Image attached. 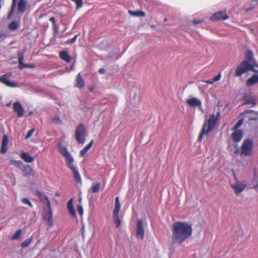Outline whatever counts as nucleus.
I'll list each match as a JSON object with an SVG mask.
<instances>
[{
  "instance_id": "obj_1",
  "label": "nucleus",
  "mask_w": 258,
  "mask_h": 258,
  "mask_svg": "<svg viewBox=\"0 0 258 258\" xmlns=\"http://www.w3.org/2000/svg\"><path fill=\"white\" fill-rule=\"evenodd\" d=\"M172 241L173 244H181L192 233L191 225L185 222H176L171 226Z\"/></svg>"
},
{
  "instance_id": "obj_2",
  "label": "nucleus",
  "mask_w": 258,
  "mask_h": 258,
  "mask_svg": "<svg viewBox=\"0 0 258 258\" xmlns=\"http://www.w3.org/2000/svg\"><path fill=\"white\" fill-rule=\"evenodd\" d=\"M220 119V112L218 111L216 114L213 113L210 115L208 119L205 120L202 130L198 138V141L201 142L204 136H207L215 127Z\"/></svg>"
},
{
  "instance_id": "obj_3",
  "label": "nucleus",
  "mask_w": 258,
  "mask_h": 258,
  "mask_svg": "<svg viewBox=\"0 0 258 258\" xmlns=\"http://www.w3.org/2000/svg\"><path fill=\"white\" fill-rule=\"evenodd\" d=\"M253 149V143L249 139L245 140L241 147L234 151V154L240 156H249L252 154Z\"/></svg>"
},
{
  "instance_id": "obj_4",
  "label": "nucleus",
  "mask_w": 258,
  "mask_h": 258,
  "mask_svg": "<svg viewBox=\"0 0 258 258\" xmlns=\"http://www.w3.org/2000/svg\"><path fill=\"white\" fill-rule=\"evenodd\" d=\"M251 71L255 73H258V70H255L254 65L249 63L247 60H243L236 68L234 76L235 77L241 76L244 73Z\"/></svg>"
},
{
  "instance_id": "obj_5",
  "label": "nucleus",
  "mask_w": 258,
  "mask_h": 258,
  "mask_svg": "<svg viewBox=\"0 0 258 258\" xmlns=\"http://www.w3.org/2000/svg\"><path fill=\"white\" fill-rule=\"evenodd\" d=\"M85 128L83 123H80L76 129L75 138L77 142L83 144L85 141Z\"/></svg>"
},
{
  "instance_id": "obj_6",
  "label": "nucleus",
  "mask_w": 258,
  "mask_h": 258,
  "mask_svg": "<svg viewBox=\"0 0 258 258\" xmlns=\"http://www.w3.org/2000/svg\"><path fill=\"white\" fill-rule=\"evenodd\" d=\"M12 75L11 73H8L0 76V82L9 87H17L18 85L17 83L10 81L8 79Z\"/></svg>"
},
{
  "instance_id": "obj_7",
  "label": "nucleus",
  "mask_w": 258,
  "mask_h": 258,
  "mask_svg": "<svg viewBox=\"0 0 258 258\" xmlns=\"http://www.w3.org/2000/svg\"><path fill=\"white\" fill-rule=\"evenodd\" d=\"M228 18L226 11H219L214 13L210 18V20L213 21L225 20Z\"/></svg>"
},
{
  "instance_id": "obj_8",
  "label": "nucleus",
  "mask_w": 258,
  "mask_h": 258,
  "mask_svg": "<svg viewBox=\"0 0 258 258\" xmlns=\"http://www.w3.org/2000/svg\"><path fill=\"white\" fill-rule=\"evenodd\" d=\"M59 151L62 156L66 158L67 161V165L71 163H73L74 162V159L69 153L68 149L65 147H60L59 148Z\"/></svg>"
},
{
  "instance_id": "obj_9",
  "label": "nucleus",
  "mask_w": 258,
  "mask_h": 258,
  "mask_svg": "<svg viewBox=\"0 0 258 258\" xmlns=\"http://www.w3.org/2000/svg\"><path fill=\"white\" fill-rule=\"evenodd\" d=\"M13 109L17 113L18 117H22L24 116L25 111L20 102L16 101L14 103Z\"/></svg>"
},
{
  "instance_id": "obj_10",
  "label": "nucleus",
  "mask_w": 258,
  "mask_h": 258,
  "mask_svg": "<svg viewBox=\"0 0 258 258\" xmlns=\"http://www.w3.org/2000/svg\"><path fill=\"white\" fill-rule=\"evenodd\" d=\"M145 230L143 227V221L141 219L138 220L137 222L136 235L137 237H140L141 239L144 238Z\"/></svg>"
},
{
  "instance_id": "obj_11",
  "label": "nucleus",
  "mask_w": 258,
  "mask_h": 258,
  "mask_svg": "<svg viewBox=\"0 0 258 258\" xmlns=\"http://www.w3.org/2000/svg\"><path fill=\"white\" fill-rule=\"evenodd\" d=\"M36 195L37 196L40 201L42 203L46 204V207L48 208V209H50L51 203L47 196L46 195L38 190L36 191Z\"/></svg>"
},
{
  "instance_id": "obj_12",
  "label": "nucleus",
  "mask_w": 258,
  "mask_h": 258,
  "mask_svg": "<svg viewBox=\"0 0 258 258\" xmlns=\"http://www.w3.org/2000/svg\"><path fill=\"white\" fill-rule=\"evenodd\" d=\"M26 52V49H24L21 51H19L17 53L18 59L19 61V67L20 69L26 68V64L23 62L24 54Z\"/></svg>"
},
{
  "instance_id": "obj_13",
  "label": "nucleus",
  "mask_w": 258,
  "mask_h": 258,
  "mask_svg": "<svg viewBox=\"0 0 258 258\" xmlns=\"http://www.w3.org/2000/svg\"><path fill=\"white\" fill-rule=\"evenodd\" d=\"M246 184L241 183L240 182H236L235 184H231L232 188L234 190L236 195L241 192L245 188Z\"/></svg>"
},
{
  "instance_id": "obj_14",
  "label": "nucleus",
  "mask_w": 258,
  "mask_h": 258,
  "mask_svg": "<svg viewBox=\"0 0 258 258\" xmlns=\"http://www.w3.org/2000/svg\"><path fill=\"white\" fill-rule=\"evenodd\" d=\"M231 134V139L235 143L239 142L243 137V132L241 130H233Z\"/></svg>"
},
{
  "instance_id": "obj_15",
  "label": "nucleus",
  "mask_w": 258,
  "mask_h": 258,
  "mask_svg": "<svg viewBox=\"0 0 258 258\" xmlns=\"http://www.w3.org/2000/svg\"><path fill=\"white\" fill-rule=\"evenodd\" d=\"M43 219L49 227L52 226L53 219L51 207H50V209H48V211L47 213L43 216Z\"/></svg>"
},
{
  "instance_id": "obj_16",
  "label": "nucleus",
  "mask_w": 258,
  "mask_h": 258,
  "mask_svg": "<svg viewBox=\"0 0 258 258\" xmlns=\"http://www.w3.org/2000/svg\"><path fill=\"white\" fill-rule=\"evenodd\" d=\"M75 86L80 89H83L85 86V82L80 73L76 76Z\"/></svg>"
},
{
  "instance_id": "obj_17",
  "label": "nucleus",
  "mask_w": 258,
  "mask_h": 258,
  "mask_svg": "<svg viewBox=\"0 0 258 258\" xmlns=\"http://www.w3.org/2000/svg\"><path fill=\"white\" fill-rule=\"evenodd\" d=\"M69 168L71 169L73 172L74 178L78 183H81L82 179L79 171L76 169V168L73 165V163H71L68 165Z\"/></svg>"
},
{
  "instance_id": "obj_18",
  "label": "nucleus",
  "mask_w": 258,
  "mask_h": 258,
  "mask_svg": "<svg viewBox=\"0 0 258 258\" xmlns=\"http://www.w3.org/2000/svg\"><path fill=\"white\" fill-rule=\"evenodd\" d=\"M8 136L7 135H4L3 137L2 143L1 148V153L2 154H5L8 150Z\"/></svg>"
},
{
  "instance_id": "obj_19",
  "label": "nucleus",
  "mask_w": 258,
  "mask_h": 258,
  "mask_svg": "<svg viewBox=\"0 0 258 258\" xmlns=\"http://www.w3.org/2000/svg\"><path fill=\"white\" fill-rule=\"evenodd\" d=\"M186 104L190 107L201 106L202 102L200 100L196 98H192L186 101Z\"/></svg>"
},
{
  "instance_id": "obj_20",
  "label": "nucleus",
  "mask_w": 258,
  "mask_h": 258,
  "mask_svg": "<svg viewBox=\"0 0 258 258\" xmlns=\"http://www.w3.org/2000/svg\"><path fill=\"white\" fill-rule=\"evenodd\" d=\"M21 170L22 171L23 175L25 176H27L28 175H34V170L29 165H24Z\"/></svg>"
},
{
  "instance_id": "obj_21",
  "label": "nucleus",
  "mask_w": 258,
  "mask_h": 258,
  "mask_svg": "<svg viewBox=\"0 0 258 258\" xmlns=\"http://www.w3.org/2000/svg\"><path fill=\"white\" fill-rule=\"evenodd\" d=\"M253 53L251 50H247L245 53V59L244 60H247L249 63L254 65L255 60L253 58Z\"/></svg>"
},
{
  "instance_id": "obj_22",
  "label": "nucleus",
  "mask_w": 258,
  "mask_h": 258,
  "mask_svg": "<svg viewBox=\"0 0 258 258\" xmlns=\"http://www.w3.org/2000/svg\"><path fill=\"white\" fill-rule=\"evenodd\" d=\"M257 82L258 75H254L246 81V85L248 87L251 86Z\"/></svg>"
},
{
  "instance_id": "obj_23",
  "label": "nucleus",
  "mask_w": 258,
  "mask_h": 258,
  "mask_svg": "<svg viewBox=\"0 0 258 258\" xmlns=\"http://www.w3.org/2000/svg\"><path fill=\"white\" fill-rule=\"evenodd\" d=\"M21 158L25 162L31 163L34 161V158L29 155L27 153L23 152L20 154Z\"/></svg>"
},
{
  "instance_id": "obj_24",
  "label": "nucleus",
  "mask_w": 258,
  "mask_h": 258,
  "mask_svg": "<svg viewBox=\"0 0 258 258\" xmlns=\"http://www.w3.org/2000/svg\"><path fill=\"white\" fill-rule=\"evenodd\" d=\"M67 207L68 209V210L70 213V214L72 215V216L74 218L76 217V214L75 210L74 208L73 205V199H71L67 204Z\"/></svg>"
},
{
  "instance_id": "obj_25",
  "label": "nucleus",
  "mask_w": 258,
  "mask_h": 258,
  "mask_svg": "<svg viewBox=\"0 0 258 258\" xmlns=\"http://www.w3.org/2000/svg\"><path fill=\"white\" fill-rule=\"evenodd\" d=\"M94 144L93 140H92L90 142L86 145L80 152V156L83 157L85 155L88 151L92 147Z\"/></svg>"
},
{
  "instance_id": "obj_26",
  "label": "nucleus",
  "mask_w": 258,
  "mask_h": 258,
  "mask_svg": "<svg viewBox=\"0 0 258 258\" xmlns=\"http://www.w3.org/2000/svg\"><path fill=\"white\" fill-rule=\"evenodd\" d=\"M59 57L67 62H70L71 61V56L67 51H63L60 52Z\"/></svg>"
},
{
  "instance_id": "obj_27",
  "label": "nucleus",
  "mask_w": 258,
  "mask_h": 258,
  "mask_svg": "<svg viewBox=\"0 0 258 258\" xmlns=\"http://www.w3.org/2000/svg\"><path fill=\"white\" fill-rule=\"evenodd\" d=\"M26 2L25 0H20L18 5V10L20 12H24L26 9Z\"/></svg>"
},
{
  "instance_id": "obj_28",
  "label": "nucleus",
  "mask_w": 258,
  "mask_h": 258,
  "mask_svg": "<svg viewBox=\"0 0 258 258\" xmlns=\"http://www.w3.org/2000/svg\"><path fill=\"white\" fill-rule=\"evenodd\" d=\"M101 187V183L100 182H96L91 186L89 191L90 193H96L98 192Z\"/></svg>"
},
{
  "instance_id": "obj_29",
  "label": "nucleus",
  "mask_w": 258,
  "mask_h": 258,
  "mask_svg": "<svg viewBox=\"0 0 258 258\" xmlns=\"http://www.w3.org/2000/svg\"><path fill=\"white\" fill-rule=\"evenodd\" d=\"M128 13L134 17H143L145 16V13L142 11H132L131 10H129Z\"/></svg>"
},
{
  "instance_id": "obj_30",
  "label": "nucleus",
  "mask_w": 258,
  "mask_h": 258,
  "mask_svg": "<svg viewBox=\"0 0 258 258\" xmlns=\"http://www.w3.org/2000/svg\"><path fill=\"white\" fill-rule=\"evenodd\" d=\"M19 24L15 21L12 22L8 26L9 29L11 30H16L19 27Z\"/></svg>"
},
{
  "instance_id": "obj_31",
  "label": "nucleus",
  "mask_w": 258,
  "mask_h": 258,
  "mask_svg": "<svg viewBox=\"0 0 258 258\" xmlns=\"http://www.w3.org/2000/svg\"><path fill=\"white\" fill-rule=\"evenodd\" d=\"M10 164L14 165L15 166L20 168V169H21L23 167V166H24L23 162L20 160H11Z\"/></svg>"
},
{
  "instance_id": "obj_32",
  "label": "nucleus",
  "mask_w": 258,
  "mask_h": 258,
  "mask_svg": "<svg viewBox=\"0 0 258 258\" xmlns=\"http://www.w3.org/2000/svg\"><path fill=\"white\" fill-rule=\"evenodd\" d=\"M32 240V237H29L27 239H26L25 240H24L22 243H21V246L22 247H27L30 243L31 242Z\"/></svg>"
},
{
  "instance_id": "obj_33",
  "label": "nucleus",
  "mask_w": 258,
  "mask_h": 258,
  "mask_svg": "<svg viewBox=\"0 0 258 258\" xmlns=\"http://www.w3.org/2000/svg\"><path fill=\"white\" fill-rule=\"evenodd\" d=\"M22 233L21 229L18 230L12 236L11 239L12 240L18 239L20 237Z\"/></svg>"
},
{
  "instance_id": "obj_34",
  "label": "nucleus",
  "mask_w": 258,
  "mask_h": 258,
  "mask_svg": "<svg viewBox=\"0 0 258 258\" xmlns=\"http://www.w3.org/2000/svg\"><path fill=\"white\" fill-rule=\"evenodd\" d=\"M73 2H75L76 5V9H80L83 5V0H72Z\"/></svg>"
},
{
  "instance_id": "obj_35",
  "label": "nucleus",
  "mask_w": 258,
  "mask_h": 258,
  "mask_svg": "<svg viewBox=\"0 0 258 258\" xmlns=\"http://www.w3.org/2000/svg\"><path fill=\"white\" fill-rule=\"evenodd\" d=\"M49 21L52 22V25H53V29H54V31L55 32H57V29L56 28V21H55V18L54 17H51L50 19H49Z\"/></svg>"
},
{
  "instance_id": "obj_36",
  "label": "nucleus",
  "mask_w": 258,
  "mask_h": 258,
  "mask_svg": "<svg viewBox=\"0 0 258 258\" xmlns=\"http://www.w3.org/2000/svg\"><path fill=\"white\" fill-rule=\"evenodd\" d=\"M79 35V34L76 35L73 38L68 39L66 42V43L67 44H72L74 42H75L78 37V36Z\"/></svg>"
},
{
  "instance_id": "obj_37",
  "label": "nucleus",
  "mask_w": 258,
  "mask_h": 258,
  "mask_svg": "<svg viewBox=\"0 0 258 258\" xmlns=\"http://www.w3.org/2000/svg\"><path fill=\"white\" fill-rule=\"evenodd\" d=\"M113 220L115 224V226L116 228H118L120 227L121 224V221L119 219V217H113Z\"/></svg>"
},
{
  "instance_id": "obj_38",
  "label": "nucleus",
  "mask_w": 258,
  "mask_h": 258,
  "mask_svg": "<svg viewBox=\"0 0 258 258\" xmlns=\"http://www.w3.org/2000/svg\"><path fill=\"white\" fill-rule=\"evenodd\" d=\"M52 121L54 123H61V120L57 116H55L52 118Z\"/></svg>"
},
{
  "instance_id": "obj_39",
  "label": "nucleus",
  "mask_w": 258,
  "mask_h": 258,
  "mask_svg": "<svg viewBox=\"0 0 258 258\" xmlns=\"http://www.w3.org/2000/svg\"><path fill=\"white\" fill-rule=\"evenodd\" d=\"M34 131H35L34 128H32L30 129L29 131H28L27 134L25 138V139H28L30 138L32 136V135L33 134V133L34 132Z\"/></svg>"
},
{
  "instance_id": "obj_40",
  "label": "nucleus",
  "mask_w": 258,
  "mask_h": 258,
  "mask_svg": "<svg viewBox=\"0 0 258 258\" xmlns=\"http://www.w3.org/2000/svg\"><path fill=\"white\" fill-rule=\"evenodd\" d=\"M245 104H251L252 105V106H254L256 105V102L253 98H250L246 100Z\"/></svg>"
},
{
  "instance_id": "obj_41",
  "label": "nucleus",
  "mask_w": 258,
  "mask_h": 258,
  "mask_svg": "<svg viewBox=\"0 0 258 258\" xmlns=\"http://www.w3.org/2000/svg\"><path fill=\"white\" fill-rule=\"evenodd\" d=\"M22 202L24 203V204H27L28 205V206H29L31 208L33 207V205L31 203V202L26 198H24L22 200Z\"/></svg>"
},
{
  "instance_id": "obj_42",
  "label": "nucleus",
  "mask_w": 258,
  "mask_h": 258,
  "mask_svg": "<svg viewBox=\"0 0 258 258\" xmlns=\"http://www.w3.org/2000/svg\"><path fill=\"white\" fill-rule=\"evenodd\" d=\"M115 209H120V204L119 201V197H116L115 198Z\"/></svg>"
},
{
  "instance_id": "obj_43",
  "label": "nucleus",
  "mask_w": 258,
  "mask_h": 258,
  "mask_svg": "<svg viewBox=\"0 0 258 258\" xmlns=\"http://www.w3.org/2000/svg\"><path fill=\"white\" fill-rule=\"evenodd\" d=\"M77 211L78 213L82 216L83 214V208L81 204L77 205Z\"/></svg>"
},
{
  "instance_id": "obj_44",
  "label": "nucleus",
  "mask_w": 258,
  "mask_h": 258,
  "mask_svg": "<svg viewBox=\"0 0 258 258\" xmlns=\"http://www.w3.org/2000/svg\"><path fill=\"white\" fill-rule=\"evenodd\" d=\"M119 211H120V209L114 208L113 212V218L119 217L118 213L119 212Z\"/></svg>"
},
{
  "instance_id": "obj_45",
  "label": "nucleus",
  "mask_w": 258,
  "mask_h": 258,
  "mask_svg": "<svg viewBox=\"0 0 258 258\" xmlns=\"http://www.w3.org/2000/svg\"><path fill=\"white\" fill-rule=\"evenodd\" d=\"M221 77V74L219 73L217 75L215 76L212 79L214 82L220 80Z\"/></svg>"
},
{
  "instance_id": "obj_46",
  "label": "nucleus",
  "mask_w": 258,
  "mask_h": 258,
  "mask_svg": "<svg viewBox=\"0 0 258 258\" xmlns=\"http://www.w3.org/2000/svg\"><path fill=\"white\" fill-rule=\"evenodd\" d=\"M241 125L239 124L238 122L236 123V124L232 127V130H238V128Z\"/></svg>"
},
{
  "instance_id": "obj_47",
  "label": "nucleus",
  "mask_w": 258,
  "mask_h": 258,
  "mask_svg": "<svg viewBox=\"0 0 258 258\" xmlns=\"http://www.w3.org/2000/svg\"><path fill=\"white\" fill-rule=\"evenodd\" d=\"M203 22V20H193V23L195 25H197V24H200Z\"/></svg>"
},
{
  "instance_id": "obj_48",
  "label": "nucleus",
  "mask_w": 258,
  "mask_h": 258,
  "mask_svg": "<svg viewBox=\"0 0 258 258\" xmlns=\"http://www.w3.org/2000/svg\"><path fill=\"white\" fill-rule=\"evenodd\" d=\"M205 82L208 84H213L214 83L213 79L206 81Z\"/></svg>"
},
{
  "instance_id": "obj_49",
  "label": "nucleus",
  "mask_w": 258,
  "mask_h": 258,
  "mask_svg": "<svg viewBox=\"0 0 258 258\" xmlns=\"http://www.w3.org/2000/svg\"><path fill=\"white\" fill-rule=\"evenodd\" d=\"M105 70L104 68H100L98 71L99 73L101 74H104L105 73Z\"/></svg>"
},
{
  "instance_id": "obj_50",
  "label": "nucleus",
  "mask_w": 258,
  "mask_h": 258,
  "mask_svg": "<svg viewBox=\"0 0 258 258\" xmlns=\"http://www.w3.org/2000/svg\"><path fill=\"white\" fill-rule=\"evenodd\" d=\"M35 67V66L34 64H26V68H33Z\"/></svg>"
},
{
  "instance_id": "obj_51",
  "label": "nucleus",
  "mask_w": 258,
  "mask_h": 258,
  "mask_svg": "<svg viewBox=\"0 0 258 258\" xmlns=\"http://www.w3.org/2000/svg\"><path fill=\"white\" fill-rule=\"evenodd\" d=\"M16 2H17V0H13L12 10L15 7Z\"/></svg>"
},
{
  "instance_id": "obj_52",
  "label": "nucleus",
  "mask_w": 258,
  "mask_h": 258,
  "mask_svg": "<svg viewBox=\"0 0 258 258\" xmlns=\"http://www.w3.org/2000/svg\"><path fill=\"white\" fill-rule=\"evenodd\" d=\"M243 122V119H242V118H241V119H239V120H238V122L239 124H240L241 125H242V124Z\"/></svg>"
},
{
  "instance_id": "obj_53",
  "label": "nucleus",
  "mask_w": 258,
  "mask_h": 258,
  "mask_svg": "<svg viewBox=\"0 0 258 258\" xmlns=\"http://www.w3.org/2000/svg\"><path fill=\"white\" fill-rule=\"evenodd\" d=\"M84 231H85V229H84V226L83 225V226H82V235H83V236L84 235Z\"/></svg>"
},
{
  "instance_id": "obj_54",
  "label": "nucleus",
  "mask_w": 258,
  "mask_h": 258,
  "mask_svg": "<svg viewBox=\"0 0 258 258\" xmlns=\"http://www.w3.org/2000/svg\"><path fill=\"white\" fill-rule=\"evenodd\" d=\"M257 188H258V180H257V184L253 186V188L256 189Z\"/></svg>"
},
{
  "instance_id": "obj_55",
  "label": "nucleus",
  "mask_w": 258,
  "mask_h": 258,
  "mask_svg": "<svg viewBox=\"0 0 258 258\" xmlns=\"http://www.w3.org/2000/svg\"><path fill=\"white\" fill-rule=\"evenodd\" d=\"M254 67L255 70H258V65H256L254 63Z\"/></svg>"
},
{
  "instance_id": "obj_56",
  "label": "nucleus",
  "mask_w": 258,
  "mask_h": 258,
  "mask_svg": "<svg viewBox=\"0 0 258 258\" xmlns=\"http://www.w3.org/2000/svg\"><path fill=\"white\" fill-rule=\"evenodd\" d=\"M55 196H57V197H59L60 195H59V194L58 192H56V193H55Z\"/></svg>"
},
{
  "instance_id": "obj_57",
  "label": "nucleus",
  "mask_w": 258,
  "mask_h": 258,
  "mask_svg": "<svg viewBox=\"0 0 258 258\" xmlns=\"http://www.w3.org/2000/svg\"><path fill=\"white\" fill-rule=\"evenodd\" d=\"M4 36V34H0V38H2Z\"/></svg>"
},
{
  "instance_id": "obj_58",
  "label": "nucleus",
  "mask_w": 258,
  "mask_h": 258,
  "mask_svg": "<svg viewBox=\"0 0 258 258\" xmlns=\"http://www.w3.org/2000/svg\"><path fill=\"white\" fill-rule=\"evenodd\" d=\"M81 200H82V198L80 197L79 199V202L81 204Z\"/></svg>"
},
{
  "instance_id": "obj_59",
  "label": "nucleus",
  "mask_w": 258,
  "mask_h": 258,
  "mask_svg": "<svg viewBox=\"0 0 258 258\" xmlns=\"http://www.w3.org/2000/svg\"><path fill=\"white\" fill-rule=\"evenodd\" d=\"M164 21H167V19H166V18H165V19H164Z\"/></svg>"
},
{
  "instance_id": "obj_60",
  "label": "nucleus",
  "mask_w": 258,
  "mask_h": 258,
  "mask_svg": "<svg viewBox=\"0 0 258 258\" xmlns=\"http://www.w3.org/2000/svg\"><path fill=\"white\" fill-rule=\"evenodd\" d=\"M2 98V97L0 96V99Z\"/></svg>"
}]
</instances>
